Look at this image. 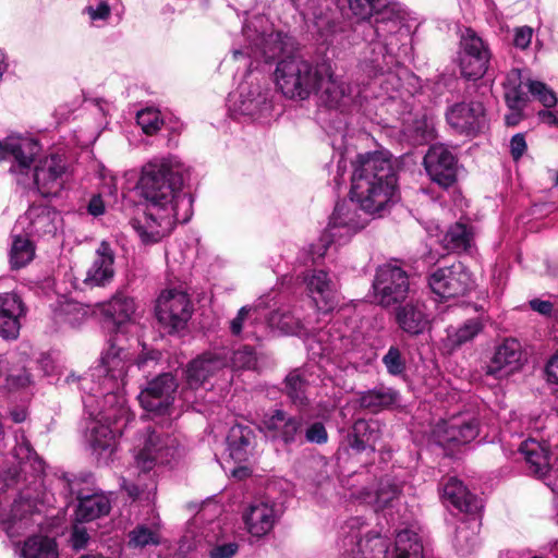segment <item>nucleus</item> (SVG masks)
I'll return each instance as SVG.
<instances>
[{"instance_id":"nucleus-8","label":"nucleus","mask_w":558,"mask_h":558,"mask_svg":"<svg viewBox=\"0 0 558 558\" xmlns=\"http://www.w3.org/2000/svg\"><path fill=\"white\" fill-rule=\"evenodd\" d=\"M375 296L384 307L402 303L409 293V278L398 265L385 264L378 267L373 283Z\"/></svg>"},{"instance_id":"nucleus-60","label":"nucleus","mask_w":558,"mask_h":558,"mask_svg":"<svg viewBox=\"0 0 558 558\" xmlns=\"http://www.w3.org/2000/svg\"><path fill=\"white\" fill-rule=\"evenodd\" d=\"M354 436L361 438L373 437V442L377 439V433L371 427V423L365 420H357L353 425Z\"/></svg>"},{"instance_id":"nucleus-62","label":"nucleus","mask_w":558,"mask_h":558,"mask_svg":"<svg viewBox=\"0 0 558 558\" xmlns=\"http://www.w3.org/2000/svg\"><path fill=\"white\" fill-rule=\"evenodd\" d=\"M88 534L84 527L75 525L72 532L71 542L75 549L85 547L88 542Z\"/></svg>"},{"instance_id":"nucleus-40","label":"nucleus","mask_w":558,"mask_h":558,"mask_svg":"<svg viewBox=\"0 0 558 558\" xmlns=\"http://www.w3.org/2000/svg\"><path fill=\"white\" fill-rule=\"evenodd\" d=\"M480 521L471 518L461 522L456 529L454 546L461 554H469L473 550L477 542Z\"/></svg>"},{"instance_id":"nucleus-35","label":"nucleus","mask_w":558,"mask_h":558,"mask_svg":"<svg viewBox=\"0 0 558 558\" xmlns=\"http://www.w3.org/2000/svg\"><path fill=\"white\" fill-rule=\"evenodd\" d=\"M102 312L113 324L121 326L134 320L136 316V304L133 298L123 293H117L104 306Z\"/></svg>"},{"instance_id":"nucleus-33","label":"nucleus","mask_w":558,"mask_h":558,"mask_svg":"<svg viewBox=\"0 0 558 558\" xmlns=\"http://www.w3.org/2000/svg\"><path fill=\"white\" fill-rule=\"evenodd\" d=\"M0 377H4L8 390L24 389L33 383L22 359L9 360L2 355H0Z\"/></svg>"},{"instance_id":"nucleus-61","label":"nucleus","mask_w":558,"mask_h":558,"mask_svg":"<svg viewBox=\"0 0 558 558\" xmlns=\"http://www.w3.org/2000/svg\"><path fill=\"white\" fill-rule=\"evenodd\" d=\"M510 150L514 160H518L526 150V142L523 134L519 133L512 136L510 141Z\"/></svg>"},{"instance_id":"nucleus-18","label":"nucleus","mask_w":558,"mask_h":558,"mask_svg":"<svg viewBox=\"0 0 558 558\" xmlns=\"http://www.w3.org/2000/svg\"><path fill=\"white\" fill-rule=\"evenodd\" d=\"M373 27L377 40L384 46L386 53L398 56L409 40L410 29L402 20L389 11L380 13Z\"/></svg>"},{"instance_id":"nucleus-55","label":"nucleus","mask_w":558,"mask_h":558,"mask_svg":"<svg viewBox=\"0 0 558 558\" xmlns=\"http://www.w3.org/2000/svg\"><path fill=\"white\" fill-rule=\"evenodd\" d=\"M527 92L526 82L519 88L505 90V99L509 109H522L527 101Z\"/></svg>"},{"instance_id":"nucleus-56","label":"nucleus","mask_w":558,"mask_h":558,"mask_svg":"<svg viewBox=\"0 0 558 558\" xmlns=\"http://www.w3.org/2000/svg\"><path fill=\"white\" fill-rule=\"evenodd\" d=\"M383 362L391 375H399L403 373L405 368L404 361L401 356L399 349L391 347L386 355L383 357Z\"/></svg>"},{"instance_id":"nucleus-23","label":"nucleus","mask_w":558,"mask_h":558,"mask_svg":"<svg viewBox=\"0 0 558 558\" xmlns=\"http://www.w3.org/2000/svg\"><path fill=\"white\" fill-rule=\"evenodd\" d=\"M25 315V306L15 293L0 294V336L4 339H16L20 335L21 318Z\"/></svg>"},{"instance_id":"nucleus-41","label":"nucleus","mask_w":558,"mask_h":558,"mask_svg":"<svg viewBox=\"0 0 558 558\" xmlns=\"http://www.w3.org/2000/svg\"><path fill=\"white\" fill-rule=\"evenodd\" d=\"M483 329L478 319H470L459 328L447 330L446 347L456 350L462 344L472 341Z\"/></svg>"},{"instance_id":"nucleus-38","label":"nucleus","mask_w":558,"mask_h":558,"mask_svg":"<svg viewBox=\"0 0 558 558\" xmlns=\"http://www.w3.org/2000/svg\"><path fill=\"white\" fill-rule=\"evenodd\" d=\"M473 233L471 229L462 223L456 222L444 235L441 243L447 251L461 252L466 251L472 243Z\"/></svg>"},{"instance_id":"nucleus-58","label":"nucleus","mask_w":558,"mask_h":558,"mask_svg":"<svg viewBox=\"0 0 558 558\" xmlns=\"http://www.w3.org/2000/svg\"><path fill=\"white\" fill-rule=\"evenodd\" d=\"M533 36V29L529 26H522L514 29L513 45L517 48L525 49L530 46Z\"/></svg>"},{"instance_id":"nucleus-51","label":"nucleus","mask_w":558,"mask_h":558,"mask_svg":"<svg viewBox=\"0 0 558 558\" xmlns=\"http://www.w3.org/2000/svg\"><path fill=\"white\" fill-rule=\"evenodd\" d=\"M529 93L533 97L537 98L546 108H553L557 104V97L555 93L546 87V85L538 81H526Z\"/></svg>"},{"instance_id":"nucleus-31","label":"nucleus","mask_w":558,"mask_h":558,"mask_svg":"<svg viewBox=\"0 0 558 558\" xmlns=\"http://www.w3.org/2000/svg\"><path fill=\"white\" fill-rule=\"evenodd\" d=\"M256 49L253 51L254 57H263L266 62H269L284 53L292 50L293 44L290 37L281 32H271L267 35H262L255 44Z\"/></svg>"},{"instance_id":"nucleus-5","label":"nucleus","mask_w":558,"mask_h":558,"mask_svg":"<svg viewBox=\"0 0 558 558\" xmlns=\"http://www.w3.org/2000/svg\"><path fill=\"white\" fill-rule=\"evenodd\" d=\"M136 466L142 471H150L156 465L168 464L180 454L177 437L162 428L147 427L137 438L134 449Z\"/></svg>"},{"instance_id":"nucleus-19","label":"nucleus","mask_w":558,"mask_h":558,"mask_svg":"<svg viewBox=\"0 0 558 558\" xmlns=\"http://www.w3.org/2000/svg\"><path fill=\"white\" fill-rule=\"evenodd\" d=\"M38 151L39 145L33 138L8 137L0 142V160H13L10 171L16 175L28 173L29 166Z\"/></svg>"},{"instance_id":"nucleus-29","label":"nucleus","mask_w":558,"mask_h":558,"mask_svg":"<svg viewBox=\"0 0 558 558\" xmlns=\"http://www.w3.org/2000/svg\"><path fill=\"white\" fill-rule=\"evenodd\" d=\"M363 228L356 220V213L348 204H337L328 223L327 235L330 241L337 238L350 236Z\"/></svg>"},{"instance_id":"nucleus-24","label":"nucleus","mask_w":558,"mask_h":558,"mask_svg":"<svg viewBox=\"0 0 558 558\" xmlns=\"http://www.w3.org/2000/svg\"><path fill=\"white\" fill-rule=\"evenodd\" d=\"M15 442L13 456L20 464L19 477H23L24 481H28V477L38 480L45 471V462L32 447L24 430L16 432Z\"/></svg>"},{"instance_id":"nucleus-64","label":"nucleus","mask_w":558,"mask_h":558,"mask_svg":"<svg viewBox=\"0 0 558 558\" xmlns=\"http://www.w3.org/2000/svg\"><path fill=\"white\" fill-rule=\"evenodd\" d=\"M546 373L550 381L558 384V351L548 361Z\"/></svg>"},{"instance_id":"nucleus-27","label":"nucleus","mask_w":558,"mask_h":558,"mask_svg":"<svg viewBox=\"0 0 558 558\" xmlns=\"http://www.w3.org/2000/svg\"><path fill=\"white\" fill-rule=\"evenodd\" d=\"M395 316L399 327L411 336L424 332L429 326L425 306L418 301H410L404 305L398 306Z\"/></svg>"},{"instance_id":"nucleus-44","label":"nucleus","mask_w":558,"mask_h":558,"mask_svg":"<svg viewBox=\"0 0 558 558\" xmlns=\"http://www.w3.org/2000/svg\"><path fill=\"white\" fill-rule=\"evenodd\" d=\"M251 430L247 427H234L229 436L230 456L236 461H245L250 453Z\"/></svg>"},{"instance_id":"nucleus-20","label":"nucleus","mask_w":558,"mask_h":558,"mask_svg":"<svg viewBox=\"0 0 558 558\" xmlns=\"http://www.w3.org/2000/svg\"><path fill=\"white\" fill-rule=\"evenodd\" d=\"M521 366V344L514 339H507L496 348L485 367V374L500 380L517 373Z\"/></svg>"},{"instance_id":"nucleus-4","label":"nucleus","mask_w":558,"mask_h":558,"mask_svg":"<svg viewBox=\"0 0 558 558\" xmlns=\"http://www.w3.org/2000/svg\"><path fill=\"white\" fill-rule=\"evenodd\" d=\"M323 65L314 66L300 56L281 59L275 70V82L289 98L307 99L323 80Z\"/></svg>"},{"instance_id":"nucleus-15","label":"nucleus","mask_w":558,"mask_h":558,"mask_svg":"<svg viewBox=\"0 0 558 558\" xmlns=\"http://www.w3.org/2000/svg\"><path fill=\"white\" fill-rule=\"evenodd\" d=\"M324 77L319 80L315 93L320 101L329 108L343 109L357 101L360 89L335 77L330 68L323 65Z\"/></svg>"},{"instance_id":"nucleus-50","label":"nucleus","mask_w":558,"mask_h":558,"mask_svg":"<svg viewBox=\"0 0 558 558\" xmlns=\"http://www.w3.org/2000/svg\"><path fill=\"white\" fill-rule=\"evenodd\" d=\"M400 494V488L398 485L391 483L390 481H384L379 484V487L376 492L374 506L376 510H383L388 507L391 501H393Z\"/></svg>"},{"instance_id":"nucleus-32","label":"nucleus","mask_w":558,"mask_h":558,"mask_svg":"<svg viewBox=\"0 0 558 558\" xmlns=\"http://www.w3.org/2000/svg\"><path fill=\"white\" fill-rule=\"evenodd\" d=\"M520 452L535 475L545 476L550 470V456L546 446L534 439H529L521 444Z\"/></svg>"},{"instance_id":"nucleus-25","label":"nucleus","mask_w":558,"mask_h":558,"mask_svg":"<svg viewBox=\"0 0 558 558\" xmlns=\"http://www.w3.org/2000/svg\"><path fill=\"white\" fill-rule=\"evenodd\" d=\"M276 520L275 506L267 501H254L243 512L245 527L255 537L268 534L272 530Z\"/></svg>"},{"instance_id":"nucleus-53","label":"nucleus","mask_w":558,"mask_h":558,"mask_svg":"<svg viewBox=\"0 0 558 558\" xmlns=\"http://www.w3.org/2000/svg\"><path fill=\"white\" fill-rule=\"evenodd\" d=\"M256 312V307L252 305L242 306L236 315L229 323V330L232 336L239 337L241 336L244 326L248 320L253 318V315Z\"/></svg>"},{"instance_id":"nucleus-3","label":"nucleus","mask_w":558,"mask_h":558,"mask_svg":"<svg viewBox=\"0 0 558 558\" xmlns=\"http://www.w3.org/2000/svg\"><path fill=\"white\" fill-rule=\"evenodd\" d=\"M131 363L132 359L128 351L111 344L102 354L99 365L89 375L76 378L74 374H70L66 376L65 383L73 384L78 380L83 391H87L90 396L101 395L106 403L116 404L113 414L117 416L119 413L123 416L126 414V407L120 389L125 384ZM90 398L83 400L87 408L93 405Z\"/></svg>"},{"instance_id":"nucleus-14","label":"nucleus","mask_w":558,"mask_h":558,"mask_svg":"<svg viewBox=\"0 0 558 558\" xmlns=\"http://www.w3.org/2000/svg\"><path fill=\"white\" fill-rule=\"evenodd\" d=\"M423 165L430 180L442 187L451 186L457 180V157L444 144L430 146Z\"/></svg>"},{"instance_id":"nucleus-45","label":"nucleus","mask_w":558,"mask_h":558,"mask_svg":"<svg viewBox=\"0 0 558 558\" xmlns=\"http://www.w3.org/2000/svg\"><path fill=\"white\" fill-rule=\"evenodd\" d=\"M32 223V231L35 233H51L56 230L58 214L48 207H34L27 211Z\"/></svg>"},{"instance_id":"nucleus-2","label":"nucleus","mask_w":558,"mask_h":558,"mask_svg":"<svg viewBox=\"0 0 558 558\" xmlns=\"http://www.w3.org/2000/svg\"><path fill=\"white\" fill-rule=\"evenodd\" d=\"M352 197L369 215H381L397 201V173L385 153L360 155L352 174Z\"/></svg>"},{"instance_id":"nucleus-1","label":"nucleus","mask_w":558,"mask_h":558,"mask_svg":"<svg viewBox=\"0 0 558 558\" xmlns=\"http://www.w3.org/2000/svg\"><path fill=\"white\" fill-rule=\"evenodd\" d=\"M182 186V166L178 161L155 159L143 167L137 187L147 207L131 225L144 244L161 241L178 221L189 220L192 202Z\"/></svg>"},{"instance_id":"nucleus-52","label":"nucleus","mask_w":558,"mask_h":558,"mask_svg":"<svg viewBox=\"0 0 558 558\" xmlns=\"http://www.w3.org/2000/svg\"><path fill=\"white\" fill-rule=\"evenodd\" d=\"M257 363L256 353L253 348L243 345L233 352L231 365L236 369H252Z\"/></svg>"},{"instance_id":"nucleus-7","label":"nucleus","mask_w":558,"mask_h":558,"mask_svg":"<svg viewBox=\"0 0 558 558\" xmlns=\"http://www.w3.org/2000/svg\"><path fill=\"white\" fill-rule=\"evenodd\" d=\"M155 311L160 325L168 332H175L185 328L192 316L193 306L185 291L172 288L160 292Z\"/></svg>"},{"instance_id":"nucleus-21","label":"nucleus","mask_w":558,"mask_h":558,"mask_svg":"<svg viewBox=\"0 0 558 558\" xmlns=\"http://www.w3.org/2000/svg\"><path fill=\"white\" fill-rule=\"evenodd\" d=\"M310 296L318 311L327 313L338 305L335 286L324 270H313L305 277Z\"/></svg>"},{"instance_id":"nucleus-6","label":"nucleus","mask_w":558,"mask_h":558,"mask_svg":"<svg viewBox=\"0 0 558 558\" xmlns=\"http://www.w3.org/2000/svg\"><path fill=\"white\" fill-rule=\"evenodd\" d=\"M116 404L106 403L101 405L100 410L96 414V418L90 423L88 427V442L92 449L99 456H110L117 445V437L122 435L123 429L130 422V413L126 408V414L117 416L114 413Z\"/></svg>"},{"instance_id":"nucleus-12","label":"nucleus","mask_w":558,"mask_h":558,"mask_svg":"<svg viewBox=\"0 0 558 558\" xmlns=\"http://www.w3.org/2000/svg\"><path fill=\"white\" fill-rule=\"evenodd\" d=\"M178 381L170 373H165L147 383L138 395L143 409L154 414H166L173 404Z\"/></svg>"},{"instance_id":"nucleus-22","label":"nucleus","mask_w":558,"mask_h":558,"mask_svg":"<svg viewBox=\"0 0 558 558\" xmlns=\"http://www.w3.org/2000/svg\"><path fill=\"white\" fill-rule=\"evenodd\" d=\"M228 365L225 352H206L186 368V381L192 389L201 387L210 376Z\"/></svg>"},{"instance_id":"nucleus-30","label":"nucleus","mask_w":558,"mask_h":558,"mask_svg":"<svg viewBox=\"0 0 558 558\" xmlns=\"http://www.w3.org/2000/svg\"><path fill=\"white\" fill-rule=\"evenodd\" d=\"M442 499L460 512L472 514L480 509L478 500L456 477L448 478L444 484Z\"/></svg>"},{"instance_id":"nucleus-47","label":"nucleus","mask_w":558,"mask_h":558,"mask_svg":"<svg viewBox=\"0 0 558 558\" xmlns=\"http://www.w3.org/2000/svg\"><path fill=\"white\" fill-rule=\"evenodd\" d=\"M396 550L397 555L422 556L423 546L414 532L403 530L396 536Z\"/></svg>"},{"instance_id":"nucleus-39","label":"nucleus","mask_w":558,"mask_h":558,"mask_svg":"<svg viewBox=\"0 0 558 558\" xmlns=\"http://www.w3.org/2000/svg\"><path fill=\"white\" fill-rule=\"evenodd\" d=\"M128 537L129 547L134 549H142L147 546H157L161 541L159 525L156 523L150 525L138 524L129 532Z\"/></svg>"},{"instance_id":"nucleus-59","label":"nucleus","mask_w":558,"mask_h":558,"mask_svg":"<svg viewBox=\"0 0 558 558\" xmlns=\"http://www.w3.org/2000/svg\"><path fill=\"white\" fill-rule=\"evenodd\" d=\"M239 549V545L234 542L228 544L216 545L209 553L210 558H232Z\"/></svg>"},{"instance_id":"nucleus-11","label":"nucleus","mask_w":558,"mask_h":558,"mask_svg":"<svg viewBox=\"0 0 558 558\" xmlns=\"http://www.w3.org/2000/svg\"><path fill=\"white\" fill-rule=\"evenodd\" d=\"M472 283L471 274L460 262L436 269L428 278L432 291L441 299L464 295L471 289Z\"/></svg>"},{"instance_id":"nucleus-28","label":"nucleus","mask_w":558,"mask_h":558,"mask_svg":"<svg viewBox=\"0 0 558 558\" xmlns=\"http://www.w3.org/2000/svg\"><path fill=\"white\" fill-rule=\"evenodd\" d=\"M75 484L74 481L68 482L70 495L76 496L80 501L76 509V519L78 521H92L109 513L111 506L107 496L101 494L83 496L75 488Z\"/></svg>"},{"instance_id":"nucleus-36","label":"nucleus","mask_w":558,"mask_h":558,"mask_svg":"<svg viewBox=\"0 0 558 558\" xmlns=\"http://www.w3.org/2000/svg\"><path fill=\"white\" fill-rule=\"evenodd\" d=\"M239 98L234 101V110L240 114L254 117L257 116L264 107H267L266 96L260 93L258 87L247 89L242 85Z\"/></svg>"},{"instance_id":"nucleus-63","label":"nucleus","mask_w":558,"mask_h":558,"mask_svg":"<svg viewBox=\"0 0 558 558\" xmlns=\"http://www.w3.org/2000/svg\"><path fill=\"white\" fill-rule=\"evenodd\" d=\"M87 12L93 21L106 20L110 14V8L106 2H99L96 8L88 7Z\"/></svg>"},{"instance_id":"nucleus-37","label":"nucleus","mask_w":558,"mask_h":558,"mask_svg":"<svg viewBox=\"0 0 558 558\" xmlns=\"http://www.w3.org/2000/svg\"><path fill=\"white\" fill-rule=\"evenodd\" d=\"M398 399V393L386 387H378L361 393L360 405L372 412H378L393 404Z\"/></svg>"},{"instance_id":"nucleus-9","label":"nucleus","mask_w":558,"mask_h":558,"mask_svg":"<svg viewBox=\"0 0 558 558\" xmlns=\"http://www.w3.org/2000/svg\"><path fill=\"white\" fill-rule=\"evenodd\" d=\"M460 47L461 74L468 80L483 77L492 58L488 45L474 31L468 28L461 37Z\"/></svg>"},{"instance_id":"nucleus-13","label":"nucleus","mask_w":558,"mask_h":558,"mask_svg":"<svg viewBox=\"0 0 558 558\" xmlns=\"http://www.w3.org/2000/svg\"><path fill=\"white\" fill-rule=\"evenodd\" d=\"M480 432L478 421L471 414H459L437 424L434 435L444 447H458L474 440Z\"/></svg>"},{"instance_id":"nucleus-42","label":"nucleus","mask_w":558,"mask_h":558,"mask_svg":"<svg viewBox=\"0 0 558 558\" xmlns=\"http://www.w3.org/2000/svg\"><path fill=\"white\" fill-rule=\"evenodd\" d=\"M23 558H58L57 545L53 539L45 536L28 538L22 548Z\"/></svg>"},{"instance_id":"nucleus-10","label":"nucleus","mask_w":558,"mask_h":558,"mask_svg":"<svg viewBox=\"0 0 558 558\" xmlns=\"http://www.w3.org/2000/svg\"><path fill=\"white\" fill-rule=\"evenodd\" d=\"M446 120L458 134L476 136L488 126L485 108L480 101H461L448 107Z\"/></svg>"},{"instance_id":"nucleus-48","label":"nucleus","mask_w":558,"mask_h":558,"mask_svg":"<svg viewBox=\"0 0 558 558\" xmlns=\"http://www.w3.org/2000/svg\"><path fill=\"white\" fill-rule=\"evenodd\" d=\"M268 320L271 327L284 333H295L303 328L301 320L288 311H276L270 314Z\"/></svg>"},{"instance_id":"nucleus-54","label":"nucleus","mask_w":558,"mask_h":558,"mask_svg":"<svg viewBox=\"0 0 558 558\" xmlns=\"http://www.w3.org/2000/svg\"><path fill=\"white\" fill-rule=\"evenodd\" d=\"M352 13L361 20H366L379 8L380 0H348Z\"/></svg>"},{"instance_id":"nucleus-43","label":"nucleus","mask_w":558,"mask_h":558,"mask_svg":"<svg viewBox=\"0 0 558 558\" xmlns=\"http://www.w3.org/2000/svg\"><path fill=\"white\" fill-rule=\"evenodd\" d=\"M35 256L33 243L25 236L16 235L10 250V266L20 269L28 265Z\"/></svg>"},{"instance_id":"nucleus-26","label":"nucleus","mask_w":558,"mask_h":558,"mask_svg":"<svg viewBox=\"0 0 558 558\" xmlns=\"http://www.w3.org/2000/svg\"><path fill=\"white\" fill-rule=\"evenodd\" d=\"M114 252L110 244L102 241L96 250L95 259L87 270L85 282L92 286H105L114 276Z\"/></svg>"},{"instance_id":"nucleus-46","label":"nucleus","mask_w":558,"mask_h":558,"mask_svg":"<svg viewBox=\"0 0 558 558\" xmlns=\"http://www.w3.org/2000/svg\"><path fill=\"white\" fill-rule=\"evenodd\" d=\"M306 386L305 379L298 371L291 372L286 378V392L296 405L302 407L306 404Z\"/></svg>"},{"instance_id":"nucleus-17","label":"nucleus","mask_w":558,"mask_h":558,"mask_svg":"<svg viewBox=\"0 0 558 558\" xmlns=\"http://www.w3.org/2000/svg\"><path fill=\"white\" fill-rule=\"evenodd\" d=\"M64 173L65 163L61 156H46L34 167L33 182L43 196H56L63 187Z\"/></svg>"},{"instance_id":"nucleus-49","label":"nucleus","mask_w":558,"mask_h":558,"mask_svg":"<svg viewBox=\"0 0 558 558\" xmlns=\"http://www.w3.org/2000/svg\"><path fill=\"white\" fill-rule=\"evenodd\" d=\"M137 124L142 128L143 132L147 135L156 134L163 121L160 118V112L153 108H146L137 112Z\"/></svg>"},{"instance_id":"nucleus-16","label":"nucleus","mask_w":558,"mask_h":558,"mask_svg":"<svg viewBox=\"0 0 558 558\" xmlns=\"http://www.w3.org/2000/svg\"><path fill=\"white\" fill-rule=\"evenodd\" d=\"M260 429L274 440L288 446L296 442L303 432V417L293 416L280 409L264 414Z\"/></svg>"},{"instance_id":"nucleus-57","label":"nucleus","mask_w":558,"mask_h":558,"mask_svg":"<svg viewBox=\"0 0 558 558\" xmlns=\"http://www.w3.org/2000/svg\"><path fill=\"white\" fill-rule=\"evenodd\" d=\"M305 440L311 444L323 445L328 440V433L326 427L320 422L311 424L305 429Z\"/></svg>"},{"instance_id":"nucleus-34","label":"nucleus","mask_w":558,"mask_h":558,"mask_svg":"<svg viewBox=\"0 0 558 558\" xmlns=\"http://www.w3.org/2000/svg\"><path fill=\"white\" fill-rule=\"evenodd\" d=\"M34 504L28 496L15 500L12 505L10 514L5 520L7 532L13 536L14 534H20L22 531L28 529L34 523Z\"/></svg>"}]
</instances>
